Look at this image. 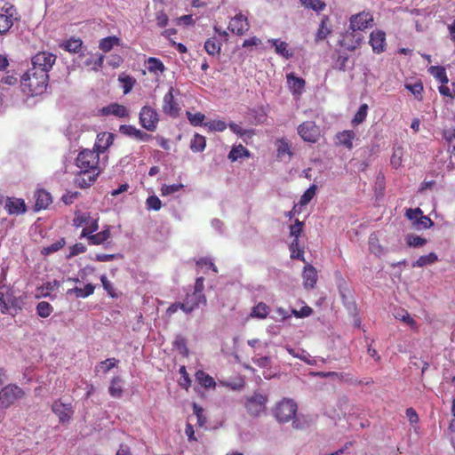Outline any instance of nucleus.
Segmentation results:
<instances>
[{"instance_id":"16","label":"nucleus","mask_w":455,"mask_h":455,"mask_svg":"<svg viewBox=\"0 0 455 455\" xmlns=\"http://www.w3.org/2000/svg\"><path fill=\"white\" fill-rule=\"evenodd\" d=\"M228 29L237 36L244 35L250 29V24L247 17L242 13L236 14L229 21Z\"/></svg>"},{"instance_id":"5","label":"nucleus","mask_w":455,"mask_h":455,"mask_svg":"<svg viewBox=\"0 0 455 455\" xmlns=\"http://www.w3.org/2000/svg\"><path fill=\"white\" fill-rule=\"evenodd\" d=\"M73 226L76 228L84 226L80 234V238H84L98 230L99 219L92 217L89 212H76L73 219Z\"/></svg>"},{"instance_id":"22","label":"nucleus","mask_w":455,"mask_h":455,"mask_svg":"<svg viewBox=\"0 0 455 455\" xmlns=\"http://www.w3.org/2000/svg\"><path fill=\"white\" fill-rule=\"evenodd\" d=\"M102 114L105 116L113 115L119 118H124L129 116L128 108L118 103H111L107 107H104L101 110Z\"/></svg>"},{"instance_id":"34","label":"nucleus","mask_w":455,"mask_h":455,"mask_svg":"<svg viewBox=\"0 0 455 455\" xmlns=\"http://www.w3.org/2000/svg\"><path fill=\"white\" fill-rule=\"evenodd\" d=\"M147 68L150 73L155 74H157L158 72L163 73L165 70V67L163 61L155 57H150L148 59Z\"/></svg>"},{"instance_id":"9","label":"nucleus","mask_w":455,"mask_h":455,"mask_svg":"<svg viewBox=\"0 0 455 455\" xmlns=\"http://www.w3.org/2000/svg\"><path fill=\"white\" fill-rule=\"evenodd\" d=\"M57 57L52 52L47 51L38 52L32 57L33 68L48 74L56 62Z\"/></svg>"},{"instance_id":"28","label":"nucleus","mask_w":455,"mask_h":455,"mask_svg":"<svg viewBox=\"0 0 455 455\" xmlns=\"http://www.w3.org/2000/svg\"><path fill=\"white\" fill-rule=\"evenodd\" d=\"M287 81L293 94H300L305 87V80L296 76L293 73L287 74Z\"/></svg>"},{"instance_id":"14","label":"nucleus","mask_w":455,"mask_h":455,"mask_svg":"<svg viewBox=\"0 0 455 455\" xmlns=\"http://www.w3.org/2000/svg\"><path fill=\"white\" fill-rule=\"evenodd\" d=\"M174 88L171 87L168 92L164 96L163 112L172 117H177L180 115V108L174 100Z\"/></svg>"},{"instance_id":"6","label":"nucleus","mask_w":455,"mask_h":455,"mask_svg":"<svg viewBox=\"0 0 455 455\" xmlns=\"http://www.w3.org/2000/svg\"><path fill=\"white\" fill-rule=\"evenodd\" d=\"M25 395L24 390L15 384H8L0 390V408L7 409Z\"/></svg>"},{"instance_id":"3","label":"nucleus","mask_w":455,"mask_h":455,"mask_svg":"<svg viewBox=\"0 0 455 455\" xmlns=\"http://www.w3.org/2000/svg\"><path fill=\"white\" fill-rule=\"evenodd\" d=\"M24 299L16 295L13 286L0 282V311L2 314L18 315L23 307Z\"/></svg>"},{"instance_id":"55","label":"nucleus","mask_w":455,"mask_h":455,"mask_svg":"<svg viewBox=\"0 0 455 455\" xmlns=\"http://www.w3.org/2000/svg\"><path fill=\"white\" fill-rule=\"evenodd\" d=\"M304 227V222L300 221L299 220H296L293 225H291L290 227V235L291 236H293L294 239H299L300 234L302 233Z\"/></svg>"},{"instance_id":"24","label":"nucleus","mask_w":455,"mask_h":455,"mask_svg":"<svg viewBox=\"0 0 455 455\" xmlns=\"http://www.w3.org/2000/svg\"><path fill=\"white\" fill-rule=\"evenodd\" d=\"M111 236L110 227L107 226L105 229L97 233V234H90L89 236H86L88 240V243L90 245H100L103 244L107 240H108Z\"/></svg>"},{"instance_id":"61","label":"nucleus","mask_w":455,"mask_h":455,"mask_svg":"<svg viewBox=\"0 0 455 455\" xmlns=\"http://www.w3.org/2000/svg\"><path fill=\"white\" fill-rule=\"evenodd\" d=\"M228 126H229V129L234 133L239 135L240 137H243L244 135L251 136L253 134V132L251 130H244L239 124H236L235 123L229 124Z\"/></svg>"},{"instance_id":"47","label":"nucleus","mask_w":455,"mask_h":455,"mask_svg":"<svg viewBox=\"0 0 455 455\" xmlns=\"http://www.w3.org/2000/svg\"><path fill=\"white\" fill-rule=\"evenodd\" d=\"M94 285L88 283L84 288L75 287L72 291L77 298H86L94 292Z\"/></svg>"},{"instance_id":"30","label":"nucleus","mask_w":455,"mask_h":455,"mask_svg":"<svg viewBox=\"0 0 455 455\" xmlns=\"http://www.w3.org/2000/svg\"><path fill=\"white\" fill-rule=\"evenodd\" d=\"M123 380L119 376L114 377L111 379L110 386L108 387L109 395L114 398H120L123 395Z\"/></svg>"},{"instance_id":"38","label":"nucleus","mask_w":455,"mask_h":455,"mask_svg":"<svg viewBox=\"0 0 455 455\" xmlns=\"http://www.w3.org/2000/svg\"><path fill=\"white\" fill-rule=\"evenodd\" d=\"M196 378L199 384L204 387H214L216 386V382L213 378L204 371H198L196 373Z\"/></svg>"},{"instance_id":"51","label":"nucleus","mask_w":455,"mask_h":455,"mask_svg":"<svg viewBox=\"0 0 455 455\" xmlns=\"http://www.w3.org/2000/svg\"><path fill=\"white\" fill-rule=\"evenodd\" d=\"M405 88L409 90L417 100H422L423 85L420 82L415 83L413 84H406Z\"/></svg>"},{"instance_id":"42","label":"nucleus","mask_w":455,"mask_h":455,"mask_svg":"<svg viewBox=\"0 0 455 455\" xmlns=\"http://www.w3.org/2000/svg\"><path fill=\"white\" fill-rule=\"evenodd\" d=\"M104 55L97 54L95 56H92L84 61L85 66H92V70H99L102 68L104 62Z\"/></svg>"},{"instance_id":"11","label":"nucleus","mask_w":455,"mask_h":455,"mask_svg":"<svg viewBox=\"0 0 455 455\" xmlns=\"http://www.w3.org/2000/svg\"><path fill=\"white\" fill-rule=\"evenodd\" d=\"M298 133L304 141L310 143L317 142L321 136L319 127L313 121L300 124L298 126Z\"/></svg>"},{"instance_id":"12","label":"nucleus","mask_w":455,"mask_h":455,"mask_svg":"<svg viewBox=\"0 0 455 455\" xmlns=\"http://www.w3.org/2000/svg\"><path fill=\"white\" fill-rule=\"evenodd\" d=\"M267 396L262 394L255 393L248 397L245 403V408L251 416H258L266 409Z\"/></svg>"},{"instance_id":"29","label":"nucleus","mask_w":455,"mask_h":455,"mask_svg":"<svg viewBox=\"0 0 455 455\" xmlns=\"http://www.w3.org/2000/svg\"><path fill=\"white\" fill-rule=\"evenodd\" d=\"M331 32L329 17L323 16L315 35V41H323Z\"/></svg>"},{"instance_id":"62","label":"nucleus","mask_w":455,"mask_h":455,"mask_svg":"<svg viewBox=\"0 0 455 455\" xmlns=\"http://www.w3.org/2000/svg\"><path fill=\"white\" fill-rule=\"evenodd\" d=\"M422 214V210L420 208H410L407 209L405 212V216L408 220L412 221V225L415 224L417 220L419 219V215Z\"/></svg>"},{"instance_id":"56","label":"nucleus","mask_w":455,"mask_h":455,"mask_svg":"<svg viewBox=\"0 0 455 455\" xmlns=\"http://www.w3.org/2000/svg\"><path fill=\"white\" fill-rule=\"evenodd\" d=\"M193 411L197 418V424L204 427L207 421L206 417L204 415V409L197 403H193Z\"/></svg>"},{"instance_id":"37","label":"nucleus","mask_w":455,"mask_h":455,"mask_svg":"<svg viewBox=\"0 0 455 455\" xmlns=\"http://www.w3.org/2000/svg\"><path fill=\"white\" fill-rule=\"evenodd\" d=\"M119 82L123 85L124 94H128L136 84V79L132 76L121 74L118 77Z\"/></svg>"},{"instance_id":"8","label":"nucleus","mask_w":455,"mask_h":455,"mask_svg":"<svg viewBox=\"0 0 455 455\" xmlns=\"http://www.w3.org/2000/svg\"><path fill=\"white\" fill-rule=\"evenodd\" d=\"M140 124L148 132H155L159 122L157 111L150 106L141 108L139 114Z\"/></svg>"},{"instance_id":"44","label":"nucleus","mask_w":455,"mask_h":455,"mask_svg":"<svg viewBox=\"0 0 455 455\" xmlns=\"http://www.w3.org/2000/svg\"><path fill=\"white\" fill-rule=\"evenodd\" d=\"M66 244V241L64 238H60V240L56 241L55 243H52L49 246L44 247L41 251V252L44 255H50L53 252H56L60 251L61 248L64 247Z\"/></svg>"},{"instance_id":"43","label":"nucleus","mask_w":455,"mask_h":455,"mask_svg":"<svg viewBox=\"0 0 455 455\" xmlns=\"http://www.w3.org/2000/svg\"><path fill=\"white\" fill-rule=\"evenodd\" d=\"M291 257L292 259H303L304 250L299 246V239H293L290 244Z\"/></svg>"},{"instance_id":"39","label":"nucleus","mask_w":455,"mask_h":455,"mask_svg":"<svg viewBox=\"0 0 455 455\" xmlns=\"http://www.w3.org/2000/svg\"><path fill=\"white\" fill-rule=\"evenodd\" d=\"M83 46V41L80 38H70L67 40L62 47L68 52L76 53L78 52Z\"/></svg>"},{"instance_id":"63","label":"nucleus","mask_w":455,"mask_h":455,"mask_svg":"<svg viewBox=\"0 0 455 455\" xmlns=\"http://www.w3.org/2000/svg\"><path fill=\"white\" fill-rule=\"evenodd\" d=\"M100 281H101L104 290L108 293V295L112 298L116 297V295L115 293V289H114L112 283L108 280L107 276L104 275H101Z\"/></svg>"},{"instance_id":"60","label":"nucleus","mask_w":455,"mask_h":455,"mask_svg":"<svg viewBox=\"0 0 455 455\" xmlns=\"http://www.w3.org/2000/svg\"><path fill=\"white\" fill-rule=\"evenodd\" d=\"M395 318L403 322L411 328H417L416 321L411 316L407 311H403V314H397Z\"/></svg>"},{"instance_id":"52","label":"nucleus","mask_w":455,"mask_h":455,"mask_svg":"<svg viewBox=\"0 0 455 455\" xmlns=\"http://www.w3.org/2000/svg\"><path fill=\"white\" fill-rule=\"evenodd\" d=\"M277 143H278V146H277L278 156H283L285 154H288L289 156L292 155V153L291 152V146L285 139H279L277 140Z\"/></svg>"},{"instance_id":"49","label":"nucleus","mask_w":455,"mask_h":455,"mask_svg":"<svg viewBox=\"0 0 455 455\" xmlns=\"http://www.w3.org/2000/svg\"><path fill=\"white\" fill-rule=\"evenodd\" d=\"M407 244L410 247H421L427 243V239L422 238L416 235H408L405 238Z\"/></svg>"},{"instance_id":"27","label":"nucleus","mask_w":455,"mask_h":455,"mask_svg":"<svg viewBox=\"0 0 455 455\" xmlns=\"http://www.w3.org/2000/svg\"><path fill=\"white\" fill-rule=\"evenodd\" d=\"M222 43L216 37L208 38L204 43V50L211 56H218L220 54Z\"/></svg>"},{"instance_id":"46","label":"nucleus","mask_w":455,"mask_h":455,"mask_svg":"<svg viewBox=\"0 0 455 455\" xmlns=\"http://www.w3.org/2000/svg\"><path fill=\"white\" fill-rule=\"evenodd\" d=\"M173 345L183 356H188L189 350L188 348L187 340L185 338H183L182 336H178L175 339Z\"/></svg>"},{"instance_id":"25","label":"nucleus","mask_w":455,"mask_h":455,"mask_svg":"<svg viewBox=\"0 0 455 455\" xmlns=\"http://www.w3.org/2000/svg\"><path fill=\"white\" fill-rule=\"evenodd\" d=\"M268 43L275 47V52L276 54L283 57L286 60H289L292 57L293 53L289 49L288 44L286 42L281 41L279 39H269Z\"/></svg>"},{"instance_id":"13","label":"nucleus","mask_w":455,"mask_h":455,"mask_svg":"<svg viewBox=\"0 0 455 455\" xmlns=\"http://www.w3.org/2000/svg\"><path fill=\"white\" fill-rule=\"evenodd\" d=\"M52 410L58 416L59 421L61 424L68 423L74 414L72 403H64L61 400L54 401Z\"/></svg>"},{"instance_id":"59","label":"nucleus","mask_w":455,"mask_h":455,"mask_svg":"<svg viewBox=\"0 0 455 455\" xmlns=\"http://www.w3.org/2000/svg\"><path fill=\"white\" fill-rule=\"evenodd\" d=\"M211 131L223 132L227 128V124L221 120H213L204 124Z\"/></svg>"},{"instance_id":"15","label":"nucleus","mask_w":455,"mask_h":455,"mask_svg":"<svg viewBox=\"0 0 455 455\" xmlns=\"http://www.w3.org/2000/svg\"><path fill=\"white\" fill-rule=\"evenodd\" d=\"M206 302L205 295H199L193 292L188 293L182 302L183 312L190 314L195 309L198 308L200 305H206Z\"/></svg>"},{"instance_id":"36","label":"nucleus","mask_w":455,"mask_h":455,"mask_svg":"<svg viewBox=\"0 0 455 455\" xmlns=\"http://www.w3.org/2000/svg\"><path fill=\"white\" fill-rule=\"evenodd\" d=\"M206 147L205 137L196 133L190 143V148L193 152H202Z\"/></svg>"},{"instance_id":"18","label":"nucleus","mask_w":455,"mask_h":455,"mask_svg":"<svg viewBox=\"0 0 455 455\" xmlns=\"http://www.w3.org/2000/svg\"><path fill=\"white\" fill-rule=\"evenodd\" d=\"M35 205L34 210L39 212L45 210L52 203V195L45 189H37L34 194Z\"/></svg>"},{"instance_id":"7","label":"nucleus","mask_w":455,"mask_h":455,"mask_svg":"<svg viewBox=\"0 0 455 455\" xmlns=\"http://www.w3.org/2000/svg\"><path fill=\"white\" fill-rule=\"evenodd\" d=\"M297 410V403L292 399L283 398L276 404L274 414L279 422L284 423L295 417Z\"/></svg>"},{"instance_id":"10","label":"nucleus","mask_w":455,"mask_h":455,"mask_svg":"<svg viewBox=\"0 0 455 455\" xmlns=\"http://www.w3.org/2000/svg\"><path fill=\"white\" fill-rule=\"evenodd\" d=\"M17 14V9L12 4H6L2 7V12H0V36L8 34L13 26L14 20H18Z\"/></svg>"},{"instance_id":"41","label":"nucleus","mask_w":455,"mask_h":455,"mask_svg":"<svg viewBox=\"0 0 455 455\" xmlns=\"http://www.w3.org/2000/svg\"><path fill=\"white\" fill-rule=\"evenodd\" d=\"M367 114L368 105L364 103L360 106L359 109L352 119L353 126H357L358 124H362L366 119Z\"/></svg>"},{"instance_id":"26","label":"nucleus","mask_w":455,"mask_h":455,"mask_svg":"<svg viewBox=\"0 0 455 455\" xmlns=\"http://www.w3.org/2000/svg\"><path fill=\"white\" fill-rule=\"evenodd\" d=\"M355 138V133L351 130H346L338 132L336 135L337 145L344 146L347 149H352L353 140Z\"/></svg>"},{"instance_id":"54","label":"nucleus","mask_w":455,"mask_h":455,"mask_svg":"<svg viewBox=\"0 0 455 455\" xmlns=\"http://www.w3.org/2000/svg\"><path fill=\"white\" fill-rule=\"evenodd\" d=\"M187 116L190 124L194 126L202 125L205 118V116L200 112L192 114L191 112L187 111Z\"/></svg>"},{"instance_id":"48","label":"nucleus","mask_w":455,"mask_h":455,"mask_svg":"<svg viewBox=\"0 0 455 455\" xmlns=\"http://www.w3.org/2000/svg\"><path fill=\"white\" fill-rule=\"evenodd\" d=\"M316 188L315 185H311L301 196L299 204L307 205L315 196Z\"/></svg>"},{"instance_id":"40","label":"nucleus","mask_w":455,"mask_h":455,"mask_svg":"<svg viewBox=\"0 0 455 455\" xmlns=\"http://www.w3.org/2000/svg\"><path fill=\"white\" fill-rule=\"evenodd\" d=\"M52 311V306L47 301H41L36 305V314L42 318L50 316Z\"/></svg>"},{"instance_id":"17","label":"nucleus","mask_w":455,"mask_h":455,"mask_svg":"<svg viewBox=\"0 0 455 455\" xmlns=\"http://www.w3.org/2000/svg\"><path fill=\"white\" fill-rule=\"evenodd\" d=\"M369 44L374 53L379 54L386 51V33L380 29H375L370 34Z\"/></svg>"},{"instance_id":"31","label":"nucleus","mask_w":455,"mask_h":455,"mask_svg":"<svg viewBox=\"0 0 455 455\" xmlns=\"http://www.w3.org/2000/svg\"><path fill=\"white\" fill-rule=\"evenodd\" d=\"M268 314V306L264 302H259L251 308L250 315L252 318L265 319Z\"/></svg>"},{"instance_id":"50","label":"nucleus","mask_w":455,"mask_h":455,"mask_svg":"<svg viewBox=\"0 0 455 455\" xmlns=\"http://www.w3.org/2000/svg\"><path fill=\"white\" fill-rule=\"evenodd\" d=\"M184 188L183 184H172V185H163L161 188V195L163 196L172 195L176 192H179Z\"/></svg>"},{"instance_id":"19","label":"nucleus","mask_w":455,"mask_h":455,"mask_svg":"<svg viewBox=\"0 0 455 455\" xmlns=\"http://www.w3.org/2000/svg\"><path fill=\"white\" fill-rule=\"evenodd\" d=\"M443 139L450 154V164L455 165V127L443 130Z\"/></svg>"},{"instance_id":"53","label":"nucleus","mask_w":455,"mask_h":455,"mask_svg":"<svg viewBox=\"0 0 455 455\" xmlns=\"http://www.w3.org/2000/svg\"><path fill=\"white\" fill-rule=\"evenodd\" d=\"M434 225L433 220L423 213L419 215V219L413 225L416 228H429Z\"/></svg>"},{"instance_id":"1","label":"nucleus","mask_w":455,"mask_h":455,"mask_svg":"<svg viewBox=\"0 0 455 455\" xmlns=\"http://www.w3.org/2000/svg\"><path fill=\"white\" fill-rule=\"evenodd\" d=\"M76 165L79 171L74 178L75 185L80 188H89L100 173V154L94 149H84L78 154Z\"/></svg>"},{"instance_id":"21","label":"nucleus","mask_w":455,"mask_h":455,"mask_svg":"<svg viewBox=\"0 0 455 455\" xmlns=\"http://www.w3.org/2000/svg\"><path fill=\"white\" fill-rule=\"evenodd\" d=\"M114 139L115 135L111 132L99 133L93 149L99 154L104 153L113 144Z\"/></svg>"},{"instance_id":"20","label":"nucleus","mask_w":455,"mask_h":455,"mask_svg":"<svg viewBox=\"0 0 455 455\" xmlns=\"http://www.w3.org/2000/svg\"><path fill=\"white\" fill-rule=\"evenodd\" d=\"M4 208L9 214H23L27 211L25 201L20 198L8 197Z\"/></svg>"},{"instance_id":"35","label":"nucleus","mask_w":455,"mask_h":455,"mask_svg":"<svg viewBox=\"0 0 455 455\" xmlns=\"http://www.w3.org/2000/svg\"><path fill=\"white\" fill-rule=\"evenodd\" d=\"M120 44V39L115 36H107L100 41L99 48L104 52H108L115 45Z\"/></svg>"},{"instance_id":"32","label":"nucleus","mask_w":455,"mask_h":455,"mask_svg":"<svg viewBox=\"0 0 455 455\" xmlns=\"http://www.w3.org/2000/svg\"><path fill=\"white\" fill-rule=\"evenodd\" d=\"M249 157L250 156V152L249 150L244 148L243 145H238V146H235L232 148V149L230 150L228 157V159L231 161V162H235L236 160H238L239 158H242V157Z\"/></svg>"},{"instance_id":"58","label":"nucleus","mask_w":455,"mask_h":455,"mask_svg":"<svg viewBox=\"0 0 455 455\" xmlns=\"http://www.w3.org/2000/svg\"><path fill=\"white\" fill-rule=\"evenodd\" d=\"M302 4L314 11H322L325 7V4L321 0H301Z\"/></svg>"},{"instance_id":"45","label":"nucleus","mask_w":455,"mask_h":455,"mask_svg":"<svg viewBox=\"0 0 455 455\" xmlns=\"http://www.w3.org/2000/svg\"><path fill=\"white\" fill-rule=\"evenodd\" d=\"M431 74L441 83L447 84L448 77L446 76V71L443 67H431L430 68Z\"/></svg>"},{"instance_id":"57","label":"nucleus","mask_w":455,"mask_h":455,"mask_svg":"<svg viewBox=\"0 0 455 455\" xmlns=\"http://www.w3.org/2000/svg\"><path fill=\"white\" fill-rule=\"evenodd\" d=\"M148 210L159 211L162 207V202L156 196H150L146 201Z\"/></svg>"},{"instance_id":"4","label":"nucleus","mask_w":455,"mask_h":455,"mask_svg":"<svg viewBox=\"0 0 455 455\" xmlns=\"http://www.w3.org/2000/svg\"><path fill=\"white\" fill-rule=\"evenodd\" d=\"M48 80V74L32 68L22 76L21 84L31 95H38L45 91Z\"/></svg>"},{"instance_id":"64","label":"nucleus","mask_w":455,"mask_h":455,"mask_svg":"<svg viewBox=\"0 0 455 455\" xmlns=\"http://www.w3.org/2000/svg\"><path fill=\"white\" fill-rule=\"evenodd\" d=\"M117 363L118 360L116 358H108L100 363V367L102 369V371L106 373L112 368H114L117 364Z\"/></svg>"},{"instance_id":"2","label":"nucleus","mask_w":455,"mask_h":455,"mask_svg":"<svg viewBox=\"0 0 455 455\" xmlns=\"http://www.w3.org/2000/svg\"><path fill=\"white\" fill-rule=\"evenodd\" d=\"M373 16L369 12H361L349 19V30L344 36L341 45L349 51L355 50L363 41V36L357 31H363L373 26Z\"/></svg>"},{"instance_id":"33","label":"nucleus","mask_w":455,"mask_h":455,"mask_svg":"<svg viewBox=\"0 0 455 455\" xmlns=\"http://www.w3.org/2000/svg\"><path fill=\"white\" fill-rule=\"evenodd\" d=\"M438 260V257L435 252H430L427 255L420 256L415 262L412 263L413 267H423L427 265H431Z\"/></svg>"},{"instance_id":"23","label":"nucleus","mask_w":455,"mask_h":455,"mask_svg":"<svg viewBox=\"0 0 455 455\" xmlns=\"http://www.w3.org/2000/svg\"><path fill=\"white\" fill-rule=\"evenodd\" d=\"M304 286L313 289L317 283V271L312 265H307L303 271Z\"/></svg>"}]
</instances>
